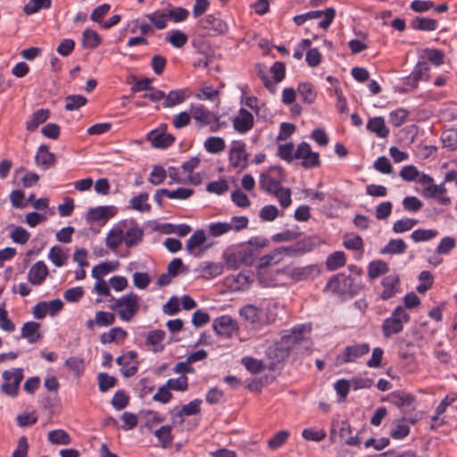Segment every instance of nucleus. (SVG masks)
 <instances>
[{
  "mask_svg": "<svg viewBox=\"0 0 457 457\" xmlns=\"http://www.w3.org/2000/svg\"><path fill=\"white\" fill-rule=\"evenodd\" d=\"M228 161L232 167L240 170L248 166V154L246 153L245 143L241 140H235L231 144L228 152Z\"/></svg>",
  "mask_w": 457,
  "mask_h": 457,
  "instance_id": "0eeeda50",
  "label": "nucleus"
},
{
  "mask_svg": "<svg viewBox=\"0 0 457 457\" xmlns=\"http://www.w3.org/2000/svg\"><path fill=\"white\" fill-rule=\"evenodd\" d=\"M165 39L172 46L181 48L187 44L188 37L179 29H172L167 34Z\"/></svg>",
  "mask_w": 457,
  "mask_h": 457,
  "instance_id": "4c0bfd02",
  "label": "nucleus"
},
{
  "mask_svg": "<svg viewBox=\"0 0 457 457\" xmlns=\"http://www.w3.org/2000/svg\"><path fill=\"white\" fill-rule=\"evenodd\" d=\"M232 229V225L228 222H212L208 225V232L212 237L222 236Z\"/></svg>",
  "mask_w": 457,
  "mask_h": 457,
  "instance_id": "3c124183",
  "label": "nucleus"
},
{
  "mask_svg": "<svg viewBox=\"0 0 457 457\" xmlns=\"http://www.w3.org/2000/svg\"><path fill=\"white\" fill-rule=\"evenodd\" d=\"M407 245L403 239H391L380 251L382 254H401L404 253Z\"/></svg>",
  "mask_w": 457,
  "mask_h": 457,
  "instance_id": "79ce46f5",
  "label": "nucleus"
},
{
  "mask_svg": "<svg viewBox=\"0 0 457 457\" xmlns=\"http://www.w3.org/2000/svg\"><path fill=\"white\" fill-rule=\"evenodd\" d=\"M186 100V95L183 90H171L167 96L165 95L162 104L164 108H170L180 104Z\"/></svg>",
  "mask_w": 457,
  "mask_h": 457,
  "instance_id": "c03bdc74",
  "label": "nucleus"
},
{
  "mask_svg": "<svg viewBox=\"0 0 457 457\" xmlns=\"http://www.w3.org/2000/svg\"><path fill=\"white\" fill-rule=\"evenodd\" d=\"M443 146L450 150L457 149V129H450L445 130L441 135Z\"/></svg>",
  "mask_w": 457,
  "mask_h": 457,
  "instance_id": "09e8293b",
  "label": "nucleus"
},
{
  "mask_svg": "<svg viewBox=\"0 0 457 457\" xmlns=\"http://www.w3.org/2000/svg\"><path fill=\"white\" fill-rule=\"evenodd\" d=\"M145 18L150 21L155 29L162 30L167 27L168 16L166 14L165 6L162 9H158L153 12L145 14Z\"/></svg>",
  "mask_w": 457,
  "mask_h": 457,
  "instance_id": "b1692460",
  "label": "nucleus"
},
{
  "mask_svg": "<svg viewBox=\"0 0 457 457\" xmlns=\"http://www.w3.org/2000/svg\"><path fill=\"white\" fill-rule=\"evenodd\" d=\"M408 115L409 112L407 110L398 108L389 113V122L395 128L400 127L405 122Z\"/></svg>",
  "mask_w": 457,
  "mask_h": 457,
  "instance_id": "603ef678",
  "label": "nucleus"
},
{
  "mask_svg": "<svg viewBox=\"0 0 457 457\" xmlns=\"http://www.w3.org/2000/svg\"><path fill=\"white\" fill-rule=\"evenodd\" d=\"M402 204L403 209L409 212H417L423 206V203L416 196H406Z\"/></svg>",
  "mask_w": 457,
  "mask_h": 457,
  "instance_id": "69168bd1",
  "label": "nucleus"
},
{
  "mask_svg": "<svg viewBox=\"0 0 457 457\" xmlns=\"http://www.w3.org/2000/svg\"><path fill=\"white\" fill-rule=\"evenodd\" d=\"M167 177V171L159 165H154L149 176V182L153 185L162 184Z\"/></svg>",
  "mask_w": 457,
  "mask_h": 457,
  "instance_id": "bf43d9fd",
  "label": "nucleus"
},
{
  "mask_svg": "<svg viewBox=\"0 0 457 457\" xmlns=\"http://www.w3.org/2000/svg\"><path fill=\"white\" fill-rule=\"evenodd\" d=\"M198 24L202 29L216 34H223L228 30L227 23L214 14H209L200 19Z\"/></svg>",
  "mask_w": 457,
  "mask_h": 457,
  "instance_id": "2eb2a0df",
  "label": "nucleus"
},
{
  "mask_svg": "<svg viewBox=\"0 0 457 457\" xmlns=\"http://www.w3.org/2000/svg\"><path fill=\"white\" fill-rule=\"evenodd\" d=\"M204 146L210 154H219L225 149L226 144L222 137H210L204 141Z\"/></svg>",
  "mask_w": 457,
  "mask_h": 457,
  "instance_id": "37998d69",
  "label": "nucleus"
},
{
  "mask_svg": "<svg viewBox=\"0 0 457 457\" xmlns=\"http://www.w3.org/2000/svg\"><path fill=\"white\" fill-rule=\"evenodd\" d=\"M241 362L245 365L246 370L252 373L257 374L264 370V364L262 361L253 357H244Z\"/></svg>",
  "mask_w": 457,
  "mask_h": 457,
  "instance_id": "0e129e2a",
  "label": "nucleus"
},
{
  "mask_svg": "<svg viewBox=\"0 0 457 457\" xmlns=\"http://www.w3.org/2000/svg\"><path fill=\"white\" fill-rule=\"evenodd\" d=\"M217 246V242L210 238L204 229L195 230L186 244V250L188 254L193 256L214 254V248Z\"/></svg>",
  "mask_w": 457,
  "mask_h": 457,
  "instance_id": "f03ea898",
  "label": "nucleus"
},
{
  "mask_svg": "<svg viewBox=\"0 0 457 457\" xmlns=\"http://www.w3.org/2000/svg\"><path fill=\"white\" fill-rule=\"evenodd\" d=\"M295 157L297 160H302L301 165L304 169L318 167L320 164L319 153L312 152L307 142H302L298 145L295 152Z\"/></svg>",
  "mask_w": 457,
  "mask_h": 457,
  "instance_id": "9d476101",
  "label": "nucleus"
},
{
  "mask_svg": "<svg viewBox=\"0 0 457 457\" xmlns=\"http://www.w3.org/2000/svg\"><path fill=\"white\" fill-rule=\"evenodd\" d=\"M35 162L43 170H47L55 163V156L46 145H41L37 151Z\"/></svg>",
  "mask_w": 457,
  "mask_h": 457,
  "instance_id": "6ab92c4d",
  "label": "nucleus"
},
{
  "mask_svg": "<svg viewBox=\"0 0 457 457\" xmlns=\"http://www.w3.org/2000/svg\"><path fill=\"white\" fill-rule=\"evenodd\" d=\"M411 26L416 30L435 31L437 29L438 22L431 18L416 17L411 21Z\"/></svg>",
  "mask_w": 457,
  "mask_h": 457,
  "instance_id": "7c9ffc66",
  "label": "nucleus"
},
{
  "mask_svg": "<svg viewBox=\"0 0 457 457\" xmlns=\"http://www.w3.org/2000/svg\"><path fill=\"white\" fill-rule=\"evenodd\" d=\"M50 112L47 109H38L34 112L29 120L26 122V129L29 131L36 130L38 126L49 118Z\"/></svg>",
  "mask_w": 457,
  "mask_h": 457,
  "instance_id": "c85d7f7f",
  "label": "nucleus"
},
{
  "mask_svg": "<svg viewBox=\"0 0 457 457\" xmlns=\"http://www.w3.org/2000/svg\"><path fill=\"white\" fill-rule=\"evenodd\" d=\"M40 324L35 321H29L23 324L21 337L26 338L29 344L38 342L42 336L38 333Z\"/></svg>",
  "mask_w": 457,
  "mask_h": 457,
  "instance_id": "4be33fe9",
  "label": "nucleus"
},
{
  "mask_svg": "<svg viewBox=\"0 0 457 457\" xmlns=\"http://www.w3.org/2000/svg\"><path fill=\"white\" fill-rule=\"evenodd\" d=\"M270 195L276 196L279 202V204L283 208H287L292 203L291 189L288 187H282L276 192H272Z\"/></svg>",
  "mask_w": 457,
  "mask_h": 457,
  "instance_id": "13d9d810",
  "label": "nucleus"
},
{
  "mask_svg": "<svg viewBox=\"0 0 457 457\" xmlns=\"http://www.w3.org/2000/svg\"><path fill=\"white\" fill-rule=\"evenodd\" d=\"M165 331L162 329L151 330L145 337V345L151 347L154 353H160L164 349L162 342L165 338Z\"/></svg>",
  "mask_w": 457,
  "mask_h": 457,
  "instance_id": "a211bd4d",
  "label": "nucleus"
},
{
  "mask_svg": "<svg viewBox=\"0 0 457 457\" xmlns=\"http://www.w3.org/2000/svg\"><path fill=\"white\" fill-rule=\"evenodd\" d=\"M384 336L389 337L392 334H397L403 330V324L392 317L386 319L382 325Z\"/></svg>",
  "mask_w": 457,
  "mask_h": 457,
  "instance_id": "a18cd8bd",
  "label": "nucleus"
},
{
  "mask_svg": "<svg viewBox=\"0 0 457 457\" xmlns=\"http://www.w3.org/2000/svg\"><path fill=\"white\" fill-rule=\"evenodd\" d=\"M418 220L415 219L404 218L396 220L393 225V231L395 233H403L411 230L416 224Z\"/></svg>",
  "mask_w": 457,
  "mask_h": 457,
  "instance_id": "6e6d98bb",
  "label": "nucleus"
},
{
  "mask_svg": "<svg viewBox=\"0 0 457 457\" xmlns=\"http://www.w3.org/2000/svg\"><path fill=\"white\" fill-rule=\"evenodd\" d=\"M419 279L420 284L416 287L420 294L426 293L433 285V276L428 270H423L420 273Z\"/></svg>",
  "mask_w": 457,
  "mask_h": 457,
  "instance_id": "4d7b16f0",
  "label": "nucleus"
},
{
  "mask_svg": "<svg viewBox=\"0 0 457 457\" xmlns=\"http://www.w3.org/2000/svg\"><path fill=\"white\" fill-rule=\"evenodd\" d=\"M295 145L292 142L279 145L278 147V155L288 162H291L294 159H295Z\"/></svg>",
  "mask_w": 457,
  "mask_h": 457,
  "instance_id": "5fc2aeb1",
  "label": "nucleus"
},
{
  "mask_svg": "<svg viewBox=\"0 0 457 457\" xmlns=\"http://www.w3.org/2000/svg\"><path fill=\"white\" fill-rule=\"evenodd\" d=\"M232 123L233 128L237 132L245 134L253 127V115L246 109L240 108L238 114L232 119Z\"/></svg>",
  "mask_w": 457,
  "mask_h": 457,
  "instance_id": "4468645a",
  "label": "nucleus"
},
{
  "mask_svg": "<svg viewBox=\"0 0 457 457\" xmlns=\"http://www.w3.org/2000/svg\"><path fill=\"white\" fill-rule=\"evenodd\" d=\"M87 99L81 95H69L65 97V109L75 111L86 105Z\"/></svg>",
  "mask_w": 457,
  "mask_h": 457,
  "instance_id": "49530a36",
  "label": "nucleus"
},
{
  "mask_svg": "<svg viewBox=\"0 0 457 457\" xmlns=\"http://www.w3.org/2000/svg\"><path fill=\"white\" fill-rule=\"evenodd\" d=\"M274 259H227V264L233 267L237 261L245 262L252 269H254L260 283L264 287H270L276 280V275L282 270L276 268L278 262Z\"/></svg>",
  "mask_w": 457,
  "mask_h": 457,
  "instance_id": "f257e3e1",
  "label": "nucleus"
},
{
  "mask_svg": "<svg viewBox=\"0 0 457 457\" xmlns=\"http://www.w3.org/2000/svg\"><path fill=\"white\" fill-rule=\"evenodd\" d=\"M4 383L2 385V390L10 396H16L19 392V386L23 379V370L15 368L5 370L3 373Z\"/></svg>",
  "mask_w": 457,
  "mask_h": 457,
  "instance_id": "1a4fd4ad",
  "label": "nucleus"
},
{
  "mask_svg": "<svg viewBox=\"0 0 457 457\" xmlns=\"http://www.w3.org/2000/svg\"><path fill=\"white\" fill-rule=\"evenodd\" d=\"M195 270L204 278H212L222 273L223 265L220 262H204Z\"/></svg>",
  "mask_w": 457,
  "mask_h": 457,
  "instance_id": "393cba45",
  "label": "nucleus"
},
{
  "mask_svg": "<svg viewBox=\"0 0 457 457\" xmlns=\"http://www.w3.org/2000/svg\"><path fill=\"white\" fill-rule=\"evenodd\" d=\"M370 351V345L367 343L348 345L337 356V361L339 364L353 362L358 358L367 354Z\"/></svg>",
  "mask_w": 457,
  "mask_h": 457,
  "instance_id": "f8f14e48",
  "label": "nucleus"
},
{
  "mask_svg": "<svg viewBox=\"0 0 457 457\" xmlns=\"http://www.w3.org/2000/svg\"><path fill=\"white\" fill-rule=\"evenodd\" d=\"M352 433V428L347 421H341L340 423L333 424L330 431V440L337 442V438H344L346 435Z\"/></svg>",
  "mask_w": 457,
  "mask_h": 457,
  "instance_id": "c9c22d12",
  "label": "nucleus"
},
{
  "mask_svg": "<svg viewBox=\"0 0 457 457\" xmlns=\"http://www.w3.org/2000/svg\"><path fill=\"white\" fill-rule=\"evenodd\" d=\"M117 210L114 206H97L89 208L87 220L92 222L106 221L115 216Z\"/></svg>",
  "mask_w": 457,
  "mask_h": 457,
  "instance_id": "dca6fc26",
  "label": "nucleus"
},
{
  "mask_svg": "<svg viewBox=\"0 0 457 457\" xmlns=\"http://www.w3.org/2000/svg\"><path fill=\"white\" fill-rule=\"evenodd\" d=\"M191 115L199 128L211 127V131L216 132L220 129L219 117L201 104L191 105Z\"/></svg>",
  "mask_w": 457,
  "mask_h": 457,
  "instance_id": "423d86ee",
  "label": "nucleus"
},
{
  "mask_svg": "<svg viewBox=\"0 0 457 457\" xmlns=\"http://www.w3.org/2000/svg\"><path fill=\"white\" fill-rule=\"evenodd\" d=\"M387 270L388 268L386 262L380 260L373 261L369 265V276L370 278H376L386 273Z\"/></svg>",
  "mask_w": 457,
  "mask_h": 457,
  "instance_id": "052dcab7",
  "label": "nucleus"
},
{
  "mask_svg": "<svg viewBox=\"0 0 457 457\" xmlns=\"http://www.w3.org/2000/svg\"><path fill=\"white\" fill-rule=\"evenodd\" d=\"M101 42L102 38L96 31L89 29L83 31L81 43L84 48L96 49Z\"/></svg>",
  "mask_w": 457,
  "mask_h": 457,
  "instance_id": "473e14b6",
  "label": "nucleus"
},
{
  "mask_svg": "<svg viewBox=\"0 0 457 457\" xmlns=\"http://www.w3.org/2000/svg\"><path fill=\"white\" fill-rule=\"evenodd\" d=\"M353 278L351 276H345V274H338L334 276L327 283L325 290L333 294H350L355 293V288H353Z\"/></svg>",
  "mask_w": 457,
  "mask_h": 457,
  "instance_id": "6e6552de",
  "label": "nucleus"
},
{
  "mask_svg": "<svg viewBox=\"0 0 457 457\" xmlns=\"http://www.w3.org/2000/svg\"><path fill=\"white\" fill-rule=\"evenodd\" d=\"M52 5V0H29L23 7V12L26 15H32L40 10L49 9Z\"/></svg>",
  "mask_w": 457,
  "mask_h": 457,
  "instance_id": "f704fd0d",
  "label": "nucleus"
},
{
  "mask_svg": "<svg viewBox=\"0 0 457 457\" xmlns=\"http://www.w3.org/2000/svg\"><path fill=\"white\" fill-rule=\"evenodd\" d=\"M256 73L257 76L263 82L264 87L272 94H274L277 90V86H275V82H273L268 76L264 67L262 64H257L256 66Z\"/></svg>",
  "mask_w": 457,
  "mask_h": 457,
  "instance_id": "e2e57ef3",
  "label": "nucleus"
},
{
  "mask_svg": "<svg viewBox=\"0 0 457 457\" xmlns=\"http://www.w3.org/2000/svg\"><path fill=\"white\" fill-rule=\"evenodd\" d=\"M278 215V210L275 205L268 204L260 210L259 216L264 221H273Z\"/></svg>",
  "mask_w": 457,
  "mask_h": 457,
  "instance_id": "774afa93",
  "label": "nucleus"
},
{
  "mask_svg": "<svg viewBox=\"0 0 457 457\" xmlns=\"http://www.w3.org/2000/svg\"><path fill=\"white\" fill-rule=\"evenodd\" d=\"M399 278L395 275H389L383 278L382 285L384 290L381 293V298L383 300H388L392 298L397 292V286Z\"/></svg>",
  "mask_w": 457,
  "mask_h": 457,
  "instance_id": "cd10ccee",
  "label": "nucleus"
},
{
  "mask_svg": "<svg viewBox=\"0 0 457 457\" xmlns=\"http://www.w3.org/2000/svg\"><path fill=\"white\" fill-rule=\"evenodd\" d=\"M425 57L436 66H440L444 63V53L439 49H429L424 50Z\"/></svg>",
  "mask_w": 457,
  "mask_h": 457,
  "instance_id": "338daca9",
  "label": "nucleus"
},
{
  "mask_svg": "<svg viewBox=\"0 0 457 457\" xmlns=\"http://www.w3.org/2000/svg\"><path fill=\"white\" fill-rule=\"evenodd\" d=\"M288 437H289L288 431L280 430L278 433H276L271 438H270L268 440V446L272 450L278 449L287 442Z\"/></svg>",
  "mask_w": 457,
  "mask_h": 457,
  "instance_id": "864d4df0",
  "label": "nucleus"
},
{
  "mask_svg": "<svg viewBox=\"0 0 457 457\" xmlns=\"http://www.w3.org/2000/svg\"><path fill=\"white\" fill-rule=\"evenodd\" d=\"M113 311H118V314L122 320L129 321L139 310V297L131 293L114 300L111 306Z\"/></svg>",
  "mask_w": 457,
  "mask_h": 457,
  "instance_id": "39448f33",
  "label": "nucleus"
},
{
  "mask_svg": "<svg viewBox=\"0 0 457 457\" xmlns=\"http://www.w3.org/2000/svg\"><path fill=\"white\" fill-rule=\"evenodd\" d=\"M269 244L270 240L265 237H253L246 243L240 245L239 257H257Z\"/></svg>",
  "mask_w": 457,
  "mask_h": 457,
  "instance_id": "9b49d317",
  "label": "nucleus"
},
{
  "mask_svg": "<svg viewBox=\"0 0 457 457\" xmlns=\"http://www.w3.org/2000/svg\"><path fill=\"white\" fill-rule=\"evenodd\" d=\"M47 438L53 445H68L71 443L70 435L63 429H54L48 432Z\"/></svg>",
  "mask_w": 457,
  "mask_h": 457,
  "instance_id": "58836bf2",
  "label": "nucleus"
},
{
  "mask_svg": "<svg viewBox=\"0 0 457 457\" xmlns=\"http://www.w3.org/2000/svg\"><path fill=\"white\" fill-rule=\"evenodd\" d=\"M286 174L282 167L270 166L260 173L259 187L264 192L270 194L282 187Z\"/></svg>",
  "mask_w": 457,
  "mask_h": 457,
  "instance_id": "7ed1b4c3",
  "label": "nucleus"
},
{
  "mask_svg": "<svg viewBox=\"0 0 457 457\" xmlns=\"http://www.w3.org/2000/svg\"><path fill=\"white\" fill-rule=\"evenodd\" d=\"M47 275V268L43 262H37L29 270L28 278L34 285L41 284Z\"/></svg>",
  "mask_w": 457,
  "mask_h": 457,
  "instance_id": "a878e982",
  "label": "nucleus"
},
{
  "mask_svg": "<svg viewBox=\"0 0 457 457\" xmlns=\"http://www.w3.org/2000/svg\"><path fill=\"white\" fill-rule=\"evenodd\" d=\"M367 129L375 133L377 137L386 138L389 134V129L385 124L383 117H374L369 120Z\"/></svg>",
  "mask_w": 457,
  "mask_h": 457,
  "instance_id": "bb28decb",
  "label": "nucleus"
},
{
  "mask_svg": "<svg viewBox=\"0 0 457 457\" xmlns=\"http://www.w3.org/2000/svg\"><path fill=\"white\" fill-rule=\"evenodd\" d=\"M147 139L152 143V145L156 148H166L175 141V137L171 134L158 132L156 130L149 132Z\"/></svg>",
  "mask_w": 457,
  "mask_h": 457,
  "instance_id": "aec40b11",
  "label": "nucleus"
},
{
  "mask_svg": "<svg viewBox=\"0 0 457 457\" xmlns=\"http://www.w3.org/2000/svg\"><path fill=\"white\" fill-rule=\"evenodd\" d=\"M387 400L398 408H404L411 406L415 397L411 394L394 392L387 396Z\"/></svg>",
  "mask_w": 457,
  "mask_h": 457,
  "instance_id": "2f4dec72",
  "label": "nucleus"
},
{
  "mask_svg": "<svg viewBox=\"0 0 457 457\" xmlns=\"http://www.w3.org/2000/svg\"><path fill=\"white\" fill-rule=\"evenodd\" d=\"M165 193L166 197L170 199L186 200L188 199L194 194V190L192 188L179 187L175 190L166 189Z\"/></svg>",
  "mask_w": 457,
  "mask_h": 457,
  "instance_id": "680f3d73",
  "label": "nucleus"
},
{
  "mask_svg": "<svg viewBox=\"0 0 457 457\" xmlns=\"http://www.w3.org/2000/svg\"><path fill=\"white\" fill-rule=\"evenodd\" d=\"M105 241L109 248L117 249L123 243L122 228L119 227L112 228L108 232Z\"/></svg>",
  "mask_w": 457,
  "mask_h": 457,
  "instance_id": "a19ab883",
  "label": "nucleus"
},
{
  "mask_svg": "<svg viewBox=\"0 0 457 457\" xmlns=\"http://www.w3.org/2000/svg\"><path fill=\"white\" fill-rule=\"evenodd\" d=\"M118 266V261L101 262L100 264L93 268L92 276L96 279L102 278V277L107 275L112 271H114Z\"/></svg>",
  "mask_w": 457,
  "mask_h": 457,
  "instance_id": "e433bc0d",
  "label": "nucleus"
},
{
  "mask_svg": "<svg viewBox=\"0 0 457 457\" xmlns=\"http://www.w3.org/2000/svg\"><path fill=\"white\" fill-rule=\"evenodd\" d=\"M128 334L127 332L120 327L112 328L109 330V332L103 333L100 337V341L102 344H111L113 342L120 343L126 337Z\"/></svg>",
  "mask_w": 457,
  "mask_h": 457,
  "instance_id": "c756f323",
  "label": "nucleus"
},
{
  "mask_svg": "<svg viewBox=\"0 0 457 457\" xmlns=\"http://www.w3.org/2000/svg\"><path fill=\"white\" fill-rule=\"evenodd\" d=\"M202 400L195 399L182 406V408L176 414L178 417L191 416L198 414L201 411Z\"/></svg>",
  "mask_w": 457,
  "mask_h": 457,
  "instance_id": "8fccbe9b",
  "label": "nucleus"
},
{
  "mask_svg": "<svg viewBox=\"0 0 457 457\" xmlns=\"http://www.w3.org/2000/svg\"><path fill=\"white\" fill-rule=\"evenodd\" d=\"M149 195L147 193H140L138 195L132 197L129 200L131 208L140 212H149L151 206L146 202Z\"/></svg>",
  "mask_w": 457,
  "mask_h": 457,
  "instance_id": "ea45409f",
  "label": "nucleus"
},
{
  "mask_svg": "<svg viewBox=\"0 0 457 457\" xmlns=\"http://www.w3.org/2000/svg\"><path fill=\"white\" fill-rule=\"evenodd\" d=\"M162 4L165 6L168 20H170L175 23L185 21L189 16L188 10L184 7H174L168 2H162Z\"/></svg>",
  "mask_w": 457,
  "mask_h": 457,
  "instance_id": "412c9836",
  "label": "nucleus"
},
{
  "mask_svg": "<svg viewBox=\"0 0 457 457\" xmlns=\"http://www.w3.org/2000/svg\"><path fill=\"white\" fill-rule=\"evenodd\" d=\"M171 426L166 425L154 431V436L159 439L164 448L169 447L172 444L173 437L171 436Z\"/></svg>",
  "mask_w": 457,
  "mask_h": 457,
  "instance_id": "de8ad7c7",
  "label": "nucleus"
},
{
  "mask_svg": "<svg viewBox=\"0 0 457 457\" xmlns=\"http://www.w3.org/2000/svg\"><path fill=\"white\" fill-rule=\"evenodd\" d=\"M123 244L127 248L137 245L142 240L144 232L143 229L137 226L133 225L126 229L122 228Z\"/></svg>",
  "mask_w": 457,
  "mask_h": 457,
  "instance_id": "f3484780",
  "label": "nucleus"
},
{
  "mask_svg": "<svg viewBox=\"0 0 457 457\" xmlns=\"http://www.w3.org/2000/svg\"><path fill=\"white\" fill-rule=\"evenodd\" d=\"M297 90L303 103L308 104L314 103L317 95L316 92L314 91V87L312 83H300Z\"/></svg>",
  "mask_w": 457,
  "mask_h": 457,
  "instance_id": "72a5a7b5",
  "label": "nucleus"
},
{
  "mask_svg": "<svg viewBox=\"0 0 457 457\" xmlns=\"http://www.w3.org/2000/svg\"><path fill=\"white\" fill-rule=\"evenodd\" d=\"M240 318L250 329L258 330L269 323L265 312L253 305L246 304L238 311Z\"/></svg>",
  "mask_w": 457,
  "mask_h": 457,
  "instance_id": "20e7f679",
  "label": "nucleus"
},
{
  "mask_svg": "<svg viewBox=\"0 0 457 457\" xmlns=\"http://www.w3.org/2000/svg\"><path fill=\"white\" fill-rule=\"evenodd\" d=\"M294 280H303L319 273V269L314 265L295 267L287 271Z\"/></svg>",
  "mask_w": 457,
  "mask_h": 457,
  "instance_id": "5701e85b",
  "label": "nucleus"
},
{
  "mask_svg": "<svg viewBox=\"0 0 457 457\" xmlns=\"http://www.w3.org/2000/svg\"><path fill=\"white\" fill-rule=\"evenodd\" d=\"M212 328L219 336L228 338L238 329V324L230 316L222 315L213 320Z\"/></svg>",
  "mask_w": 457,
  "mask_h": 457,
  "instance_id": "ddd939ff",
  "label": "nucleus"
}]
</instances>
